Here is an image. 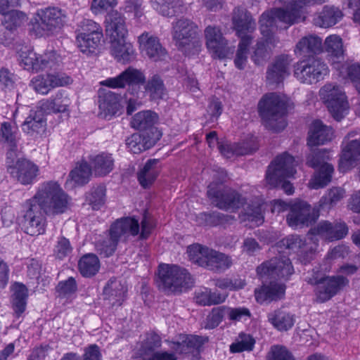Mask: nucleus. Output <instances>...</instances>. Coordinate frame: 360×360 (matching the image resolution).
Returning a JSON list of instances; mask_svg holds the SVG:
<instances>
[{"label":"nucleus","mask_w":360,"mask_h":360,"mask_svg":"<svg viewBox=\"0 0 360 360\" xmlns=\"http://www.w3.org/2000/svg\"><path fill=\"white\" fill-rule=\"evenodd\" d=\"M216 181H212L207 188V196L216 206L221 210H231L243 207L239 214V219L245 226L254 228L264 222V204L257 199L252 204L245 202V199L235 191L223 185L226 174L223 170L217 172L214 175Z\"/></svg>","instance_id":"nucleus-1"},{"label":"nucleus","mask_w":360,"mask_h":360,"mask_svg":"<svg viewBox=\"0 0 360 360\" xmlns=\"http://www.w3.org/2000/svg\"><path fill=\"white\" fill-rule=\"evenodd\" d=\"M356 270L357 267L355 265L345 264L338 270L341 275L326 276L321 271H314L311 276L306 279L309 283L316 285L314 291L316 300L325 302L348 285L349 280L343 274L352 275Z\"/></svg>","instance_id":"nucleus-2"},{"label":"nucleus","mask_w":360,"mask_h":360,"mask_svg":"<svg viewBox=\"0 0 360 360\" xmlns=\"http://www.w3.org/2000/svg\"><path fill=\"white\" fill-rule=\"evenodd\" d=\"M46 214H59L68 209L69 197L56 181L39 184L34 196L29 199Z\"/></svg>","instance_id":"nucleus-3"},{"label":"nucleus","mask_w":360,"mask_h":360,"mask_svg":"<svg viewBox=\"0 0 360 360\" xmlns=\"http://www.w3.org/2000/svg\"><path fill=\"white\" fill-rule=\"evenodd\" d=\"M288 104L285 95L269 93L262 96L258 103V112L268 129L277 132L285 127Z\"/></svg>","instance_id":"nucleus-4"},{"label":"nucleus","mask_w":360,"mask_h":360,"mask_svg":"<svg viewBox=\"0 0 360 360\" xmlns=\"http://www.w3.org/2000/svg\"><path fill=\"white\" fill-rule=\"evenodd\" d=\"M276 11V8L266 11L259 18V30L264 40L257 43L251 56L252 60L257 65L266 62L270 56L271 48L275 47L278 42L274 33L278 29L277 22L281 21Z\"/></svg>","instance_id":"nucleus-5"},{"label":"nucleus","mask_w":360,"mask_h":360,"mask_svg":"<svg viewBox=\"0 0 360 360\" xmlns=\"http://www.w3.org/2000/svg\"><path fill=\"white\" fill-rule=\"evenodd\" d=\"M139 232V223L135 218L117 219L111 225L106 238L97 242L96 249L101 255L109 257L114 253L120 241L126 242L130 236H136Z\"/></svg>","instance_id":"nucleus-6"},{"label":"nucleus","mask_w":360,"mask_h":360,"mask_svg":"<svg viewBox=\"0 0 360 360\" xmlns=\"http://www.w3.org/2000/svg\"><path fill=\"white\" fill-rule=\"evenodd\" d=\"M233 25L240 38L234 63L237 68L242 70L247 63L248 48L252 41L251 34L255 30L256 24L245 9L236 8L233 11Z\"/></svg>","instance_id":"nucleus-7"},{"label":"nucleus","mask_w":360,"mask_h":360,"mask_svg":"<svg viewBox=\"0 0 360 360\" xmlns=\"http://www.w3.org/2000/svg\"><path fill=\"white\" fill-rule=\"evenodd\" d=\"M296 166L297 162L292 155L287 153L278 155L268 167L266 174L267 183L275 187L281 186L286 194H292V184L285 179L294 176Z\"/></svg>","instance_id":"nucleus-8"},{"label":"nucleus","mask_w":360,"mask_h":360,"mask_svg":"<svg viewBox=\"0 0 360 360\" xmlns=\"http://www.w3.org/2000/svg\"><path fill=\"white\" fill-rule=\"evenodd\" d=\"M197 26L188 19L178 20L173 26L172 36L175 45L184 54H198L201 51L202 42L197 37Z\"/></svg>","instance_id":"nucleus-9"},{"label":"nucleus","mask_w":360,"mask_h":360,"mask_svg":"<svg viewBox=\"0 0 360 360\" xmlns=\"http://www.w3.org/2000/svg\"><path fill=\"white\" fill-rule=\"evenodd\" d=\"M159 281L172 292L186 291L194 285V279L186 269L166 264H159Z\"/></svg>","instance_id":"nucleus-10"},{"label":"nucleus","mask_w":360,"mask_h":360,"mask_svg":"<svg viewBox=\"0 0 360 360\" xmlns=\"http://www.w3.org/2000/svg\"><path fill=\"white\" fill-rule=\"evenodd\" d=\"M319 96L333 118L342 120L349 112V103L345 92L335 83H326L319 90Z\"/></svg>","instance_id":"nucleus-11"},{"label":"nucleus","mask_w":360,"mask_h":360,"mask_svg":"<svg viewBox=\"0 0 360 360\" xmlns=\"http://www.w3.org/2000/svg\"><path fill=\"white\" fill-rule=\"evenodd\" d=\"M326 152L325 149H311L307 157V165L314 169L317 168L308 183L311 189L323 188L331 181L334 167L324 162L323 158Z\"/></svg>","instance_id":"nucleus-12"},{"label":"nucleus","mask_w":360,"mask_h":360,"mask_svg":"<svg viewBox=\"0 0 360 360\" xmlns=\"http://www.w3.org/2000/svg\"><path fill=\"white\" fill-rule=\"evenodd\" d=\"M60 62L61 57L55 51H46L40 55L33 50L27 49L22 51L19 56L20 66L33 72L56 70Z\"/></svg>","instance_id":"nucleus-13"},{"label":"nucleus","mask_w":360,"mask_h":360,"mask_svg":"<svg viewBox=\"0 0 360 360\" xmlns=\"http://www.w3.org/2000/svg\"><path fill=\"white\" fill-rule=\"evenodd\" d=\"M61 11L57 8H46L38 10L30 21V32L36 37L48 34L63 24Z\"/></svg>","instance_id":"nucleus-14"},{"label":"nucleus","mask_w":360,"mask_h":360,"mask_svg":"<svg viewBox=\"0 0 360 360\" xmlns=\"http://www.w3.org/2000/svg\"><path fill=\"white\" fill-rule=\"evenodd\" d=\"M327 0H278L281 7L276 8L281 22L292 25L304 20L306 8L314 4H323Z\"/></svg>","instance_id":"nucleus-15"},{"label":"nucleus","mask_w":360,"mask_h":360,"mask_svg":"<svg viewBox=\"0 0 360 360\" xmlns=\"http://www.w3.org/2000/svg\"><path fill=\"white\" fill-rule=\"evenodd\" d=\"M329 73L326 63L320 58L302 60L295 66L294 75L300 82L307 84H316Z\"/></svg>","instance_id":"nucleus-16"},{"label":"nucleus","mask_w":360,"mask_h":360,"mask_svg":"<svg viewBox=\"0 0 360 360\" xmlns=\"http://www.w3.org/2000/svg\"><path fill=\"white\" fill-rule=\"evenodd\" d=\"M15 155V153L13 148L7 153L6 165L8 172L22 185L33 184L39 174L37 165L26 159H19L14 163Z\"/></svg>","instance_id":"nucleus-17"},{"label":"nucleus","mask_w":360,"mask_h":360,"mask_svg":"<svg viewBox=\"0 0 360 360\" xmlns=\"http://www.w3.org/2000/svg\"><path fill=\"white\" fill-rule=\"evenodd\" d=\"M81 23L82 31L77 36V46L84 53H94L101 44L102 30L91 20H83Z\"/></svg>","instance_id":"nucleus-18"},{"label":"nucleus","mask_w":360,"mask_h":360,"mask_svg":"<svg viewBox=\"0 0 360 360\" xmlns=\"http://www.w3.org/2000/svg\"><path fill=\"white\" fill-rule=\"evenodd\" d=\"M328 53L333 67L343 77H348V68L359 63L349 64L344 62L345 49L342 38L337 34L328 36L323 44V49Z\"/></svg>","instance_id":"nucleus-19"},{"label":"nucleus","mask_w":360,"mask_h":360,"mask_svg":"<svg viewBox=\"0 0 360 360\" xmlns=\"http://www.w3.org/2000/svg\"><path fill=\"white\" fill-rule=\"evenodd\" d=\"M205 44L214 58H224L234 52V46H229L221 30L216 26H207L204 31Z\"/></svg>","instance_id":"nucleus-20"},{"label":"nucleus","mask_w":360,"mask_h":360,"mask_svg":"<svg viewBox=\"0 0 360 360\" xmlns=\"http://www.w3.org/2000/svg\"><path fill=\"white\" fill-rule=\"evenodd\" d=\"M318 217V210L312 208L307 202L297 200L290 205V212L287 216V222L292 228L301 226H308Z\"/></svg>","instance_id":"nucleus-21"},{"label":"nucleus","mask_w":360,"mask_h":360,"mask_svg":"<svg viewBox=\"0 0 360 360\" xmlns=\"http://www.w3.org/2000/svg\"><path fill=\"white\" fill-rule=\"evenodd\" d=\"M356 134L349 132L342 143V154L339 161V170L347 172L354 168L360 160V139H354Z\"/></svg>","instance_id":"nucleus-22"},{"label":"nucleus","mask_w":360,"mask_h":360,"mask_svg":"<svg viewBox=\"0 0 360 360\" xmlns=\"http://www.w3.org/2000/svg\"><path fill=\"white\" fill-rule=\"evenodd\" d=\"M294 272L291 262L285 256L275 257L264 262L257 268V275L261 278L269 277L271 278H284L288 277Z\"/></svg>","instance_id":"nucleus-23"},{"label":"nucleus","mask_w":360,"mask_h":360,"mask_svg":"<svg viewBox=\"0 0 360 360\" xmlns=\"http://www.w3.org/2000/svg\"><path fill=\"white\" fill-rule=\"evenodd\" d=\"M207 339L198 335L180 334L172 342L171 348L177 354L190 355L192 359H198L201 347Z\"/></svg>","instance_id":"nucleus-24"},{"label":"nucleus","mask_w":360,"mask_h":360,"mask_svg":"<svg viewBox=\"0 0 360 360\" xmlns=\"http://www.w3.org/2000/svg\"><path fill=\"white\" fill-rule=\"evenodd\" d=\"M24 226L25 232L31 236L44 233L46 218L42 210L27 200L25 204Z\"/></svg>","instance_id":"nucleus-25"},{"label":"nucleus","mask_w":360,"mask_h":360,"mask_svg":"<svg viewBox=\"0 0 360 360\" xmlns=\"http://www.w3.org/2000/svg\"><path fill=\"white\" fill-rule=\"evenodd\" d=\"M144 81L145 76L141 71L129 67L116 77H108L101 81L99 84L111 89H124L127 86L143 84Z\"/></svg>","instance_id":"nucleus-26"},{"label":"nucleus","mask_w":360,"mask_h":360,"mask_svg":"<svg viewBox=\"0 0 360 360\" xmlns=\"http://www.w3.org/2000/svg\"><path fill=\"white\" fill-rule=\"evenodd\" d=\"M310 232L323 240L333 241L345 238L348 233V227L342 221H322L312 228Z\"/></svg>","instance_id":"nucleus-27"},{"label":"nucleus","mask_w":360,"mask_h":360,"mask_svg":"<svg viewBox=\"0 0 360 360\" xmlns=\"http://www.w3.org/2000/svg\"><path fill=\"white\" fill-rule=\"evenodd\" d=\"M45 113L40 105L34 109H31L28 116L22 124L21 127L23 132L33 138H36L43 132L46 126Z\"/></svg>","instance_id":"nucleus-28"},{"label":"nucleus","mask_w":360,"mask_h":360,"mask_svg":"<svg viewBox=\"0 0 360 360\" xmlns=\"http://www.w3.org/2000/svg\"><path fill=\"white\" fill-rule=\"evenodd\" d=\"M105 32L110 41L126 39L128 30L125 24V18L118 12L112 11L105 20Z\"/></svg>","instance_id":"nucleus-29"},{"label":"nucleus","mask_w":360,"mask_h":360,"mask_svg":"<svg viewBox=\"0 0 360 360\" xmlns=\"http://www.w3.org/2000/svg\"><path fill=\"white\" fill-rule=\"evenodd\" d=\"M333 130L320 120H314L310 125L307 146L310 148L324 145L332 141Z\"/></svg>","instance_id":"nucleus-30"},{"label":"nucleus","mask_w":360,"mask_h":360,"mask_svg":"<svg viewBox=\"0 0 360 360\" xmlns=\"http://www.w3.org/2000/svg\"><path fill=\"white\" fill-rule=\"evenodd\" d=\"M291 60L288 56H280L269 65L266 71V81L269 85L278 84L289 75Z\"/></svg>","instance_id":"nucleus-31"},{"label":"nucleus","mask_w":360,"mask_h":360,"mask_svg":"<svg viewBox=\"0 0 360 360\" xmlns=\"http://www.w3.org/2000/svg\"><path fill=\"white\" fill-rule=\"evenodd\" d=\"M323 41L321 37L309 34L302 37L296 44L294 53L297 57L305 58L321 53Z\"/></svg>","instance_id":"nucleus-32"},{"label":"nucleus","mask_w":360,"mask_h":360,"mask_svg":"<svg viewBox=\"0 0 360 360\" xmlns=\"http://www.w3.org/2000/svg\"><path fill=\"white\" fill-rule=\"evenodd\" d=\"M343 15L342 11L339 8L327 5L314 15L313 21L316 26L329 28L339 22Z\"/></svg>","instance_id":"nucleus-33"},{"label":"nucleus","mask_w":360,"mask_h":360,"mask_svg":"<svg viewBox=\"0 0 360 360\" xmlns=\"http://www.w3.org/2000/svg\"><path fill=\"white\" fill-rule=\"evenodd\" d=\"M285 292V285L283 283L271 282L269 285H264L255 289V295L256 301L260 304L264 302H271L283 297Z\"/></svg>","instance_id":"nucleus-34"},{"label":"nucleus","mask_w":360,"mask_h":360,"mask_svg":"<svg viewBox=\"0 0 360 360\" xmlns=\"http://www.w3.org/2000/svg\"><path fill=\"white\" fill-rule=\"evenodd\" d=\"M267 318L269 323L278 331H287L295 323V316L282 309L269 313Z\"/></svg>","instance_id":"nucleus-35"},{"label":"nucleus","mask_w":360,"mask_h":360,"mask_svg":"<svg viewBox=\"0 0 360 360\" xmlns=\"http://www.w3.org/2000/svg\"><path fill=\"white\" fill-rule=\"evenodd\" d=\"M70 99L64 91H59L54 97L42 101L41 109L46 113L65 112L70 105Z\"/></svg>","instance_id":"nucleus-36"},{"label":"nucleus","mask_w":360,"mask_h":360,"mask_svg":"<svg viewBox=\"0 0 360 360\" xmlns=\"http://www.w3.org/2000/svg\"><path fill=\"white\" fill-rule=\"evenodd\" d=\"M110 42V53L118 62L126 63L135 58L134 49L126 39Z\"/></svg>","instance_id":"nucleus-37"},{"label":"nucleus","mask_w":360,"mask_h":360,"mask_svg":"<svg viewBox=\"0 0 360 360\" xmlns=\"http://www.w3.org/2000/svg\"><path fill=\"white\" fill-rule=\"evenodd\" d=\"M155 143V139L146 132L134 134L126 141L127 148L134 154L150 148Z\"/></svg>","instance_id":"nucleus-38"},{"label":"nucleus","mask_w":360,"mask_h":360,"mask_svg":"<svg viewBox=\"0 0 360 360\" xmlns=\"http://www.w3.org/2000/svg\"><path fill=\"white\" fill-rule=\"evenodd\" d=\"M138 43L142 55L155 61L158 56L157 37L145 32L138 37Z\"/></svg>","instance_id":"nucleus-39"},{"label":"nucleus","mask_w":360,"mask_h":360,"mask_svg":"<svg viewBox=\"0 0 360 360\" xmlns=\"http://www.w3.org/2000/svg\"><path fill=\"white\" fill-rule=\"evenodd\" d=\"M93 171L96 176H105L113 169L114 160L110 154L102 153L90 159Z\"/></svg>","instance_id":"nucleus-40"},{"label":"nucleus","mask_w":360,"mask_h":360,"mask_svg":"<svg viewBox=\"0 0 360 360\" xmlns=\"http://www.w3.org/2000/svg\"><path fill=\"white\" fill-rule=\"evenodd\" d=\"M233 264L232 259L221 252L212 250L205 268L217 273H221L229 269Z\"/></svg>","instance_id":"nucleus-41"},{"label":"nucleus","mask_w":360,"mask_h":360,"mask_svg":"<svg viewBox=\"0 0 360 360\" xmlns=\"http://www.w3.org/2000/svg\"><path fill=\"white\" fill-rule=\"evenodd\" d=\"M126 290L120 281L116 278L110 279L103 289L105 299L109 300L113 305H120L124 300Z\"/></svg>","instance_id":"nucleus-42"},{"label":"nucleus","mask_w":360,"mask_h":360,"mask_svg":"<svg viewBox=\"0 0 360 360\" xmlns=\"http://www.w3.org/2000/svg\"><path fill=\"white\" fill-rule=\"evenodd\" d=\"M255 148L248 143H231L224 141L219 146V151L226 158H231L235 155H243L252 153Z\"/></svg>","instance_id":"nucleus-43"},{"label":"nucleus","mask_w":360,"mask_h":360,"mask_svg":"<svg viewBox=\"0 0 360 360\" xmlns=\"http://www.w3.org/2000/svg\"><path fill=\"white\" fill-rule=\"evenodd\" d=\"M212 250V249L200 244H193L187 248V254L191 262L205 268Z\"/></svg>","instance_id":"nucleus-44"},{"label":"nucleus","mask_w":360,"mask_h":360,"mask_svg":"<svg viewBox=\"0 0 360 360\" xmlns=\"http://www.w3.org/2000/svg\"><path fill=\"white\" fill-rule=\"evenodd\" d=\"M91 174V169L86 162L77 163L70 172L67 184L73 183L74 186H82L86 184Z\"/></svg>","instance_id":"nucleus-45"},{"label":"nucleus","mask_w":360,"mask_h":360,"mask_svg":"<svg viewBox=\"0 0 360 360\" xmlns=\"http://www.w3.org/2000/svg\"><path fill=\"white\" fill-rule=\"evenodd\" d=\"M78 267L80 274L84 277L94 276L100 269L98 258L94 254L84 255L79 261Z\"/></svg>","instance_id":"nucleus-46"},{"label":"nucleus","mask_w":360,"mask_h":360,"mask_svg":"<svg viewBox=\"0 0 360 360\" xmlns=\"http://www.w3.org/2000/svg\"><path fill=\"white\" fill-rule=\"evenodd\" d=\"M3 15L1 25L6 28L16 30L23 25L27 20V15L22 11L17 10H8L5 13H1Z\"/></svg>","instance_id":"nucleus-47"},{"label":"nucleus","mask_w":360,"mask_h":360,"mask_svg":"<svg viewBox=\"0 0 360 360\" xmlns=\"http://www.w3.org/2000/svg\"><path fill=\"white\" fill-rule=\"evenodd\" d=\"M13 290V308L17 316H20L26 308L27 289L23 284L15 283Z\"/></svg>","instance_id":"nucleus-48"},{"label":"nucleus","mask_w":360,"mask_h":360,"mask_svg":"<svg viewBox=\"0 0 360 360\" xmlns=\"http://www.w3.org/2000/svg\"><path fill=\"white\" fill-rule=\"evenodd\" d=\"M156 121V114L150 110L141 111L136 113L131 122V125L133 128L146 131L152 129V127Z\"/></svg>","instance_id":"nucleus-49"},{"label":"nucleus","mask_w":360,"mask_h":360,"mask_svg":"<svg viewBox=\"0 0 360 360\" xmlns=\"http://www.w3.org/2000/svg\"><path fill=\"white\" fill-rule=\"evenodd\" d=\"M156 336H151L143 342L136 353V360H158Z\"/></svg>","instance_id":"nucleus-50"},{"label":"nucleus","mask_w":360,"mask_h":360,"mask_svg":"<svg viewBox=\"0 0 360 360\" xmlns=\"http://www.w3.org/2000/svg\"><path fill=\"white\" fill-rule=\"evenodd\" d=\"M157 165L156 159L149 160L138 174V179L142 187L146 188L155 181L158 172Z\"/></svg>","instance_id":"nucleus-51"},{"label":"nucleus","mask_w":360,"mask_h":360,"mask_svg":"<svg viewBox=\"0 0 360 360\" xmlns=\"http://www.w3.org/2000/svg\"><path fill=\"white\" fill-rule=\"evenodd\" d=\"M349 248L345 245H340L335 247L327 255L323 264L320 266L319 271L327 273L332 269V261L338 258H345L348 255Z\"/></svg>","instance_id":"nucleus-52"},{"label":"nucleus","mask_w":360,"mask_h":360,"mask_svg":"<svg viewBox=\"0 0 360 360\" xmlns=\"http://www.w3.org/2000/svg\"><path fill=\"white\" fill-rule=\"evenodd\" d=\"M18 139L17 128L11 122H4L0 125V140L6 142L11 147L16 146Z\"/></svg>","instance_id":"nucleus-53"},{"label":"nucleus","mask_w":360,"mask_h":360,"mask_svg":"<svg viewBox=\"0 0 360 360\" xmlns=\"http://www.w3.org/2000/svg\"><path fill=\"white\" fill-rule=\"evenodd\" d=\"M86 201L91 205L93 210H98L105 202V188L98 186L91 189L86 195Z\"/></svg>","instance_id":"nucleus-54"},{"label":"nucleus","mask_w":360,"mask_h":360,"mask_svg":"<svg viewBox=\"0 0 360 360\" xmlns=\"http://www.w3.org/2000/svg\"><path fill=\"white\" fill-rule=\"evenodd\" d=\"M346 194L345 190L342 187H333L321 198L319 205L333 206L342 200Z\"/></svg>","instance_id":"nucleus-55"},{"label":"nucleus","mask_w":360,"mask_h":360,"mask_svg":"<svg viewBox=\"0 0 360 360\" xmlns=\"http://www.w3.org/2000/svg\"><path fill=\"white\" fill-rule=\"evenodd\" d=\"M50 73L39 75L32 78L30 86L37 92L47 94L53 88Z\"/></svg>","instance_id":"nucleus-56"},{"label":"nucleus","mask_w":360,"mask_h":360,"mask_svg":"<svg viewBox=\"0 0 360 360\" xmlns=\"http://www.w3.org/2000/svg\"><path fill=\"white\" fill-rule=\"evenodd\" d=\"M255 343L252 336L247 334H240L236 342L230 346V351L232 353L241 352L243 351H251Z\"/></svg>","instance_id":"nucleus-57"},{"label":"nucleus","mask_w":360,"mask_h":360,"mask_svg":"<svg viewBox=\"0 0 360 360\" xmlns=\"http://www.w3.org/2000/svg\"><path fill=\"white\" fill-rule=\"evenodd\" d=\"M199 217L205 221V225L217 226L229 223L233 218L219 212L200 213Z\"/></svg>","instance_id":"nucleus-58"},{"label":"nucleus","mask_w":360,"mask_h":360,"mask_svg":"<svg viewBox=\"0 0 360 360\" xmlns=\"http://www.w3.org/2000/svg\"><path fill=\"white\" fill-rule=\"evenodd\" d=\"M228 319L232 322L245 321L251 316L250 311L244 307H227Z\"/></svg>","instance_id":"nucleus-59"},{"label":"nucleus","mask_w":360,"mask_h":360,"mask_svg":"<svg viewBox=\"0 0 360 360\" xmlns=\"http://www.w3.org/2000/svg\"><path fill=\"white\" fill-rule=\"evenodd\" d=\"M119 98L115 93L108 91L99 96L100 108L113 112L117 108Z\"/></svg>","instance_id":"nucleus-60"},{"label":"nucleus","mask_w":360,"mask_h":360,"mask_svg":"<svg viewBox=\"0 0 360 360\" xmlns=\"http://www.w3.org/2000/svg\"><path fill=\"white\" fill-rule=\"evenodd\" d=\"M225 318L228 319L227 306L213 308L208 317L209 327L212 328L217 327Z\"/></svg>","instance_id":"nucleus-61"},{"label":"nucleus","mask_w":360,"mask_h":360,"mask_svg":"<svg viewBox=\"0 0 360 360\" xmlns=\"http://www.w3.org/2000/svg\"><path fill=\"white\" fill-rule=\"evenodd\" d=\"M268 360H295L291 353L283 346H273L269 353Z\"/></svg>","instance_id":"nucleus-62"},{"label":"nucleus","mask_w":360,"mask_h":360,"mask_svg":"<svg viewBox=\"0 0 360 360\" xmlns=\"http://www.w3.org/2000/svg\"><path fill=\"white\" fill-rule=\"evenodd\" d=\"M72 250L70 241L65 237H60L55 246L54 252L58 258L63 259L68 256Z\"/></svg>","instance_id":"nucleus-63"},{"label":"nucleus","mask_w":360,"mask_h":360,"mask_svg":"<svg viewBox=\"0 0 360 360\" xmlns=\"http://www.w3.org/2000/svg\"><path fill=\"white\" fill-rule=\"evenodd\" d=\"M182 1L177 0L174 2V0H169L166 1L165 4L161 6V13L163 15L171 16L175 13L181 12Z\"/></svg>","instance_id":"nucleus-64"}]
</instances>
